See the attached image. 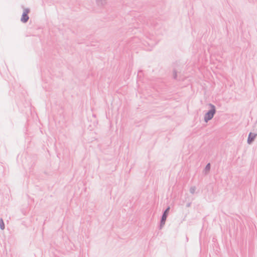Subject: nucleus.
<instances>
[{"label":"nucleus","mask_w":257,"mask_h":257,"mask_svg":"<svg viewBox=\"0 0 257 257\" xmlns=\"http://www.w3.org/2000/svg\"><path fill=\"white\" fill-rule=\"evenodd\" d=\"M211 106V109L208 111L205 116V121H207L208 120L211 119L213 117L215 112V107L213 105Z\"/></svg>","instance_id":"1"},{"label":"nucleus","mask_w":257,"mask_h":257,"mask_svg":"<svg viewBox=\"0 0 257 257\" xmlns=\"http://www.w3.org/2000/svg\"><path fill=\"white\" fill-rule=\"evenodd\" d=\"M169 210H170V207H169L167 208V209L165 210L164 214L163 215L162 220H161L162 224H164L165 221L167 219V215L168 214Z\"/></svg>","instance_id":"2"},{"label":"nucleus","mask_w":257,"mask_h":257,"mask_svg":"<svg viewBox=\"0 0 257 257\" xmlns=\"http://www.w3.org/2000/svg\"><path fill=\"white\" fill-rule=\"evenodd\" d=\"M28 13L29 11L27 10H25V12L23 13V14L21 18V21L24 23L26 22L29 19V17L28 16Z\"/></svg>","instance_id":"3"},{"label":"nucleus","mask_w":257,"mask_h":257,"mask_svg":"<svg viewBox=\"0 0 257 257\" xmlns=\"http://www.w3.org/2000/svg\"><path fill=\"white\" fill-rule=\"evenodd\" d=\"M255 136L256 135L255 134L250 133L248 138V143L249 144L251 143L255 138Z\"/></svg>","instance_id":"4"},{"label":"nucleus","mask_w":257,"mask_h":257,"mask_svg":"<svg viewBox=\"0 0 257 257\" xmlns=\"http://www.w3.org/2000/svg\"><path fill=\"white\" fill-rule=\"evenodd\" d=\"M0 227L2 229H4L5 228V224L2 219L0 220Z\"/></svg>","instance_id":"5"},{"label":"nucleus","mask_w":257,"mask_h":257,"mask_svg":"<svg viewBox=\"0 0 257 257\" xmlns=\"http://www.w3.org/2000/svg\"><path fill=\"white\" fill-rule=\"evenodd\" d=\"M206 169L209 170L210 169V164H208L206 166Z\"/></svg>","instance_id":"6"}]
</instances>
